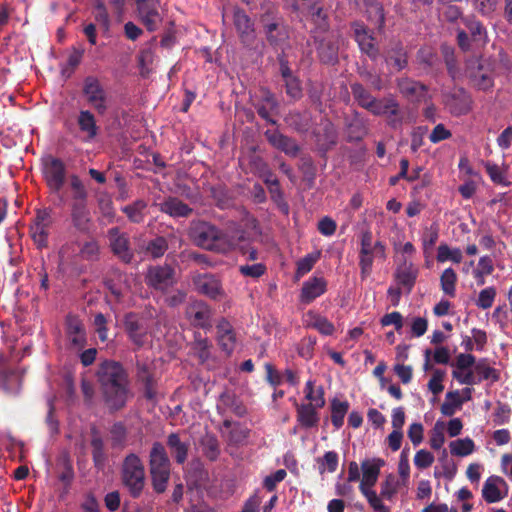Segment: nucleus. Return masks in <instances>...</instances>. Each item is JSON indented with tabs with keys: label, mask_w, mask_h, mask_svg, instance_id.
Wrapping results in <instances>:
<instances>
[{
	"label": "nucleus",
	"mask_w": 512,
	"mask_h": 512,
	"mask_svg": "<svg viewBox=\"0 0 512 512\" xmlns=\"http://www.w3.org/2000/svg\"><path fill=\"white\" fill-rule=\"evenodd\" d=\"M381 460H366L362 463L363 478L360 484V491L366 497L370 492H375L372 487L376 484L380 473Z\"/></svg>",
	"instance_id": "obj_20"
},
{
	"label": "nucleus",
	"mask_w": 512,
	"mask_h": 512,
	"mask_svg": "<svg viewBox=\"0 0 512 512\" xmlns=\"http://www.w3.org/2000/svg\"><path fill=\"white\" fill-rule=\"evenodd\" d=\"M168 249V243L167 240L162 237H156L155 239L151 240L146 247V252L153 258H160L162 257L165 252Z\"/></svg>",
	"instance_id": "obj_51"
},
{
	"label": "nucleus",
	"mask_w": 512,
	"mask_h": 512,
	"mask_svg": "<svg viewBox=\"0 0 512 512\" xmlns=\"http://www.w3.org/2000/svg\"><path fill=\"white\" fill-rule=\"evenodd\" d=\"M202 448L205 457L211 461H215L220 454L219 443L213 436H207L203 439Z\"/></svg>",
	"instance_id": "obj_52"
},
{
	"label": "nucleus",
	"mask_w": 512,
	"mask_h": 512,
	"mask_svg": "<svg viewBox=\"0 0 512 512\" xmlns=\"http://www.w3.org/2000/svg\"><path fill=\"white\" fill-rule=\"evenodd\" d=\"M368 111L376 116H387L389 124L396 126L401 123L400 106L393 97H386L382 99H374Z\"/></svg>",
	"instance_id": "obj_12"
},
{
	"label": "nucleus",
	"mask_w": 512,
	"mask_h": 512,
	"mask_svg": "<svg viewBox=\"0 0 512 512\" xmlns=\"http://www.w3.org/2000/svg\"><path fill=\"white\" fill-rule=\"evenodd\" d=\"M107 237L109 239L112 252L123 262H131L133 258V252L129 246L128 235L124 232H121L118 227H113L108 230Z\"/></svg>",
	"instance_id": "obj_14"
},
{
	"label": "nucleus",
	"mask_w": 512,
	"mask_h": 512,
	"mask_svg": "<svg viewBox=\"0 0 512 512\" xmlns=\"http://www.w3.org/2000/svg\"><path fill=\"white\" fill-rule=\"evenodd\" d=\"M307 4V10L317 29L322 32L329 30L328 15L323 11L318 0H303Z\"/></svg>",
	"instance_id": "obj_33"
},
{
	"label": "nucleus",
	"mask_w": 512,
	"mask_h": 512,
	"mask_svg": "<svg viewBox=\"0 0 512 512\" xmlns=\"http://www.w3.org/2000/svg\"><path fill=\"white\" fill-rule=\"evenodd\" d=\"M265 136L272 146L283 151L287 155L296 156L298 154L299 147L293 139L275 130H267L265 132Z\"/></svg>",
	"instance_id": "obj_25"
},
{
	"label": "nucleus",
	"mask_w": 512,
	"mask_h": 512,
	"mask_svg": "<svg viewBox=\"0 0 512 512\" xmlns=\"http://www.w3.org/2000/svg\"><path fill=\"white\" fill-rule=\"evenodd\" d=\"M211 343L207 338H196L194 351L201 362H205L210 357Z\"/></svg>",
	"instance_id": "obj_60"
},
{
	"label": "nucleus",
	"mask_w": 512,
	"mask_h": 512,
	"mask_svg": "<svg viewBox=\"0 0 512 512\" xmlns=\"http://www.w3.org/2000/svg\"><path fill=\"white\" fill-rule=\"evenodd\" d=\"M320 472L323 473L325 470L332 473L335 472L338 466V454L334 451H328L324 454L320 460Z\"/></svg>",
	"instance_id": "obj_59"
},
{
	"label": "nucleus",
	"mask_w": 512,
	"mask_h": 512,
	"mask_svg": "<svg viewBox=\"0 0 512 512\" xmlns=\"http://www.w3.org/2000/svg\"><path fill=\"white\" fill-rule=\"evenodd\" d=\"M80 130L86 134V138L91 140L95 138L98 132L94 115L88 110L80 111L77 119Z\"/></svg>",
	"instance_id": "obj_36"
},
{
	"label": "nucleus",
	"mask_w": 512,
	"mask_h": 512,
	"mask_svg": "<svg viewBox=\"0 0 512 512\" xmlns=\"http://www.w3.org/2000/svg\"><path fill=\"white\" fill-rule=\"evenodd\" d=\"M418 274V269L411 261L404 259L403 262L397 267L395 278L399 285L405 287L410 291L415 284Z\"/></svg>",
	"instance_id": "obj_29"
},
{
	"label": "nucleus",
	"mask_w": 512,
	"mask_h": 512,
	"mask_svg": "<svg viewBox=\"0 0 512 512\" xmlns=\"http://www.w3.org/2000/svg\"><path fill=\"white\" fill-rule=\"evenodd\" d=\"M445 371L436 369L434 370L429 382H428V389L434 394L438 395L444 390V385L442 384L444 378H445Z\"/></svg>",
	"instance_id": "obj_57"
},
{
	"label": "nucleus",
	"mask_w": 512,
	"mask_h": 512,
	"mask_svg": "<svg viewBox=\"0 0 512 512\" xmlns=\"http://www.w3.org/2000/svg\"><path fill=\"white\" fill-rule=\"evenodd\" d=\"M385 61L387 63L391 62L398 71L404 69L408 64V60L407 52L403 45L399 42L393 44L386 52Z\"/></svg>",
	"instance_id": "obj_35"
},
{
	"label": "nucleus",
	"mask_w": 512,
	"mask_h": 512,
	"mask_svg": "<svg viewBox=\"0 0 512 512\" xmlns=\"http://www.w3.org/2000/svg\"><path fill=\"white\" fill-rule=\"evenodd\" d=\"M304 324L306 327L313 328L324 336H330L335 332V326L331 321L312 310L305 314Z\"/></svg>",
	"instance_id": "obj_26"
},
{
	"label": "nucleus",
	"mask_w": 512,
	"mask_h": 512,
	"mask_svg": "<svg viewBox=\"0 0 512 512\" xmlns=\"http://www.w3.org/2000/svg\"><path fill=\"white\" fill-rule=\"evenodd\" d=\"M95 21L107 32L110 28V17L102 0H93Z\"/></svg>",
	"instance_id": "obj_50"
},
{
	"label": "nucleus",
	"mask_w": 512,
	"mask_h": 512,
	"mask_svg": "<svg viewBox=\"0 0 512 512\" xmlns=\"http://www.w3.org/2000/svg\"><path fill=\"white\" fill-rule=\"evenodd\" d=\"M239 271L243 276L259 278L266 272V266L262 263L252 265H241Z\"/></svg>",
	"instance_id": "obj_64"
},
{
	"label": "nucleus",
	"mask_w": 512,
	"mask_h": 512,
	"mask_svg": "<svg viewBox=\"0 0 512 512\" xmlns=\"http://www.w3.org/2000/svg\"><path fill=\"white\" fill-rule=\"evenodd\" d=\"M121 481L133 498H138L146 485V473L142 459L135 453L125 456L121 464Z\"/></svg>",
	"instance_id": "obj_4"
},
{
	"label": "nucleus",
	"mask_w": 512,
	"mask_h": 512,
	"mask_svg": "<svg viewBox=\"0 0 512 512\" xmlns=\"http://www.w3.org/2000/svg\"><path fill=\"white\" fill-rule=\"evenodd\" d=\"M192 283L198 293L203 294L210 299H221L225 295L221 280L213 274L195 273L192 276Z\"/></svg>",
	"instance_id": "obj_10"
},
{
	"label": "nucleus",
	"mask_w": 512,
	"mask_h": 512,
	"mask_svg": "<svg viewBox=\"0 0 512 512\" xmlns=\"http://www.w3.org/2000/svg\"><path fill=\"white\" fill-rule=\"evenodd\" d=\"M318 407L312 404L297 405V420L304 428L317 426L319 422Z\"/></svg>",
	"instance_id": "obj_34"
},
{
	"label": "nucleus",
	"mask_w": 512,
	"mask_h": 512,
	"mask_svg": "<svg viewBox=\"0 0 512 512\" xmlns=\"http://www.w3.org/2000/svg\"><path fill=\"white\" fill-rule=\"evenodd\" d=\"M216 338L221 350L231 355L237 344L236 332L232 324L225 318H221L216 325Z\"/></svg>",
	"instance_id": "obj_19"
},
{
	"label": "nucleus",
	"mask_w": 512,
	"mask_h": 512,
	"mask_svg": "<svg viewBox=\"0 0 512 512\" xmlns=\"http://www.w3.org/2000/svg\"><path fill=\"white\" fill-rule=\"evenodd\" d=\"M397 481L394 476L389 475L381 484L380 498L391 500L397 493Z\"/></svg>",
	"instance_id": "obj_58"
},
{
	"label": "nucleus",
	"mask_w": 512,
	"mask_h": 512,
	"mask_svg": "<svg viewBox=\"0 0 512 512\" xmlns=\"http://www.w3.org/2000/svg\"><path fill=\"white\" fill-rule=\"evenodd\" d=\"M484 167L493 183L503 186L510 185V182L506 180L504 172L497 164L488 161L484 164Z\"/></svg>",
	"instance_id": "obj_53"
},
{
	"label": "nucleus",
	"mask_w": 512,
	"mask_h": 512,
	"mask_svg": "<svg viewBox=\"0 0 512 512\" xmlns=\"http://www.w3.org/2000/svg\"><path fill=\"white\" fill-rule=\"evenodd\" d=\"M167 446L176 463L183 464L187 461L190 442L182 440L179 433H171L168 435Z\"/></svg>",
	"instance_id": "obj_23"
},
{
	"label": "nucleus",
	"mask_w": 512,
	"mask_h": 512,
	"mask_svg": "<svg viewBox=\"0 0 512 512\" xmlns=\"http://www.w3.org/2000/svg\"><path fill=\"white\" fill-rule=\"evenodd\" d=\"M436 259L439 263L452 261L458 264L462 261L463 254L459 248H451L447 244H440L437 248Z\"/></svg>",
	"instance_id": "obj_41"
},
{
	"label": "nucleus",
	"mask_w": 512,
	"mask_h": 512,
	"mask_svg": "<svg viewBox=\"0 0 512 512\" xmlns=\"http://www.w3.org/2000/svg\"><path fill=\"white\" fill-rule=\"evenodd\" d=\"M97 377L108 407L114 410L123 408L130 397L128 374L123 366L116 361H104Z\"/></svg>",
	"instance_id": "obj_1"
},
{
	"label": "nucleus",
	"mask_w": 512,
	"mask_h": 512,
	"mask_svg": "<svg viewBox=\"0 0 512 512\" xmlns=\"http://www.w3.org/2000/svg\"><path fill=\"white\" fill-rule=\"evenodd\" d=\"M463 23L469 29L471 36L475 41L486 42L487 33L484 26L474 17L462 18Z\"/></svg>",
	"instance_id": "obj_47"
},
{
	"label": "nucleus",
	"mask_w": 512,
	"mask_h": 512,
	"mask_svg": "<svg viewBox=\"0 0 512 512\" xmlns=\"http://www.w3.org/2000/svg\"><path fill=\"white\" fill-rule=\"evenodd\" d=\"M370 20L378 27L382 29L385 23L384 8L380 3L371 5L368 10Z\"/></svg>",
	"instance_id": "obj_62"
},
{
	"label": "nucleus",
	"mask_w": 512,
	"mask_h": 512,
	"mask_svg": "<svg viewBox=\"0 0 512 512\" xmlns=\"http://www.w3.org/2000/svg\"><path fill=\"white\" fill-rule=\"evenodd\" d=\"M277 108V102L274 96L268 93L263 103L257 106L258 115L271 124H276V121L271 118V114Z\"/></svg>",
	"instance_id": "obj_45"
},
{
	"label": "nucleus",
	"mask_w": 512,
	"mask_h": 512,
	"mask_svg": "<svg viewBox=\"0 0 512 512\" xmlns=\"http://www.w3.org/2000/svg\"><path fill=\"white\" fill-rule=\"evenodd\" d=\"M466 74L472 84L480 90H488L493 87L492 72L485 68L478 60L468 62Z\"/></svg>",
	"instance_id": "obj_15"
},
{
	"label": "nucleus",
	"mask_w": 512,
	"mask_h": 512,
	"mask_svg": "<svg viewBox=\"0 0 512 512\" xmlns=\"http://www.w3.org/2000/svg\"><path fill=\"white\" fill-rule=\"evenodd\" d=\"M430 446L434 450H439L445 443L444 427L443 424L437 422L431 430L429 440Z\"/></svg>",
	"instance_id": "obj_56"
},
{
	"label": "nucleus",
	"mask_w": 512,
	"mask_h": 512,
	"mask_svg": "<svg viewBox=\"0 0 512 512\" xmlns=\"http://www.w3.org/2000/svg\"><path fill=\"white\" fill-rule=\"evenodd\" d=\"M348 410L349 403L347 401H340L338 399H333L331 401V421L336 429L342 427Z\"/></svg>",
	"instance_id": "obj_39"
},
{
	"label": "nucleus",
	"mask_w": 512,
	"mask_h": 512,
	"mask_svg": "<svg viewBox=\"0 0 512 512\" xmlns=\"http://www.w3.org/2000/svg\"><path fill=\"white\" fill-rule=\"evenodd\" d=\"M136 377L138 382L143 385L145 397L153 400L156 396V379L150 364L137 362Z\"/></svg>",
	"instance_id": "obj_22"
},
{
	"label": "nucleus",
	"mask_w": 512,
	"mask_h": 512,
	"mask_svg": "<svg viewBox=\"0 0 512 512\" xmlns=\"http://www.w3.org/2000/svg\"><path fill=\"white\" fill-rule=\"evenodd\" d=\"M457 274L452 268L445 269L440 276L441 289L445 295L453 298L456 295Z\"/></svg>",
	"instance_id": "obj_40"
},
{
	"label": "nucleus",
	"mask_w": 512,
	"mask_h": 512,
	"mask_svg": "<svg viewBox=\"0 0 512 512\" xmlns=\"http://www.w3.org/2000/svg\"><path fill=\"white\" fill-rule=\"evenodd\" d=\"M351 27L354 39L361 52L366 54L371 60H376L379 56V48L376 45L373 33L361 22H353Z\"/></svg>",
	"instance_id": "obj_11"
},
{
	"label": "nucleus",
	"mask_w": 512,
	"mask_h": 512,
	"mask_svg": "<svg viewBox=\"0 0 512 512\" xmlns=\"http://www.w3.org/2000/svg\"><path fill=\"white\" fill-rule=\"evenodd\" d=\"M496 289L494 287H487L479 292L476 305L481 309H489L492 307L495 297Z\"/></svg>",
	"instance_id": "obj_54"
},
{
	"label": "nucleus",
	"mask_w": 512,
	"mask_h": 512,
	"mask_svg": "<svg viewBox=\"0 0 512 512\" xmlns=\"http://www.w3.org/2000/svg\"><path fill=\"white\" fill-rule=\"evenodd\" d=\"M475 372L480 376L479 380L491 379L492 381H497L499 379L497 370L483 362H479L475 365Z\"/></svg>",
	"instance_id": "obj_63"
},
{
	"label": "nucleus",
	"mask_w": 512,
	"mask_h": 512,
	"mask_svg": "<svg viewBox=\"0 0 512 512\" xmlns=\"http://www.w3.org/2000/svg\"><path fill=\"white\" fill-rule=\"evenodd\" d=\"M338 44L332 37H327L319 42L317 52L323 63L334 64L338 59Z\"/></svg>",
	"instance_id": "obj_32"
},
{
	"label": "nucleus",
	"mask_w": 512,
	"mask_h": 512,
	"mask_svg": "<svg viewBox=\"0 0 512 512\" xmlns=\"http://www.w3.org/2000/svg\"><path fill=\"white\" fill-rule=\"evenodd\" d=\"M501 482L502 479L495 476H491L485 481L482 496L487 503H495L502 499L501 492L498 488V484Z\"/></svg>",
	"instance_id": "obj_37"
},
{
	"label": "nucleus",
	"mask_w": 512,
	"mask_h": 512,
	"mask_svg": "<svg viewBox=\"0 0 512 512\" xmlns=\"http://www.w3.org/2000/svg\"><path fill=\"white\" fill-rule=\"evenodd\" d=\"M449 447L452 455L464 457L474 451L475 445L473 440L467 437L451 441Z\"/></svg>",
	"instance_id": "obj_43"
},
{
	"label": "nucleus",
	"mask_w": 512,
	"mask_h": 512,
	"mask_svg": "<svg viewBox=\"0 0 512 512\" xmlns=\"http://www.w3.org/2000/svg\"><path fill=\"white\" fill-rule=\"evenodd\" d=\"M375 257L386 258V246L381 241H373L370 231H364L360 239L359 267L362 279H366L372 272Z\"/></svg>",
	"instance_id": "obj_5"
},
{
	"label": "nucleus",
	"mask_w": 512,
	"mask_h": 512,
	"mask_svg": "<svg viewBox=\"0 0 512 512\" xmlns=\"http://www.w3.org/2000/svg\"><path fill=\"white\" fill-rule=\"evenodd\" d=\"M351 91L358 104L368 110L375 97L360 83L352 84Z\"/></svg>",
	"instance_id": "obj_44"
},
{
	"label": "nucleus",
	"mask_w": 512,
	"mask_h": 512,
	"mask_svg": "<svg viewBox=\"0 0 512 512\" xmlns=\"http://www.w3.org/2000/svg\"><path fill=\"white\" fill-rule=\"evenodd\" d=\"M319 258L320 252L317 251L307 254L305 257L299 259L296 264V276L300 278L310 272Z\"/></svg>",
	"instance_id": "obj_48"
},
{
	"label": "nucleus",
	"mask_w": 512,
	"mask_h": 512,
	"mask_svg": "<svg viewBox=\"0 0 512 512\" xmlns=\"http://www.w3.org/2000/svg\"><path fill=\"white\" fill-rule=\"evenodd\" d=\"M434 459V455L431 452L421 449L415 454L414 464L418 469H426L433 464Z\"/></svg>",
	"instance_id": "obj_61"
},
{
	"label": "nucleus",
	"mask_w": 512,
	"mask_h": 512,
	"mask_svg": "<svg viewBox=\"0 0 512 512\" xmlns=\"http://www.w3.org/2000/svg\"><path fill=\"white\" fill-rule=\"evenodd\" d=\"M147 207L144 200H136L130 205L122 208V211L127 215L128 219L133 223H141L144 220L143 211Z\"/></svg>",
	"instance_id": "obj_42"
},
{
	"label": "nucleus",
	"mask_w": 512,
	"mask_h": 512,
	"mask_svg": "<svg viewBox=\"0 0 512 512\" xmlns=\"http://www.w3.org/2000/svg\"><path fill=\"white\" fill-rule=\"evenodd\" d=\"M148 466L153 490L159 494L165 492L170 480L171 462L162 443H153Z\"/></svg>",
	"instance_id": "obj_3"
},
{
	"label": "nucleus",
	"mask_w": 512,
	"mask_h": 512,
	"mask_svg": "<svg viewBox=\"0 0 512 512\" xmlns=\"http://www.w3.org/2000/svg\"><path fill=\"white\" fill-rule=\"evenodd\" d=\"M233 23L240 41L245 46L252 45L256 39L254 24L244 10L239 8L234 10Z\"/></svg>",
	"instance_id": "obj_18"
},
{
	"label": "nucleus",
	"mask_w": 512,
	"mask_h": 512,
	"mask_svg": "<svg viewBox=\"0 0 512 512\" xmlns=\"http://www.w3.org/2000/svg\"><path fill=\"white\" fill-rule=\"evenodd\" d=\"M83 95L88 104L99 114L107 110V93L100 80L95 76H87L83 81Z\"/></svg>",
	"instance_id": "obj_7"
},
{
	"label": "nucleus",
	"mask_w": 512,
	"mask_h": 512,
	"mask_svg": "<svg viewBox=\"0 0 512 512\" xmlns=\"http://www.w3.org/2000/svg\"><path fill=\"white\" fill-rule=\"evenodd\" d=\"M70 186L73 191L72 203H87V190L77 175H72L70 177Z\"/></svg>",
	"instance_id": "obj_46"
},
{
	"label": "nucleus",
	"mask_w": 512,
	"mask_h": 512,
	"mask_svg": "<svg viewBox=\"0 0 512 512\" xmlns=\"http://www.w3.org/2000/svg\"><path fill=\"white\" fill-rule=\"evenodd\" d=\"M161 212L171 217H188L192 213V208L176 197H168L158 204Z\"/></svg>",
	"instance_id": "obj_30"
},
{
	"label": "nucleus",
	"mask_w": 512,
	"mask_h": 512,
	"mask_svg": "<svg viewBox=\"0 0 512 512\" xmlns=\"http://www.w3.org/2000/svg\"><path fill=\"white\" fill-rule=\"evenodd\" d=\"M65 335L71 347L81 350L86 345V331L83 322L75 315L65 320Z\"/></svg>",
	"instance_id": "obj_17"
},
{
	"label": "nucleus",
	"mask_w": 512,
	"mask_h": 512,
	"mask_svg": "<svg viewBox=\"0 0 512 512\" xmlns=\"http://www.w3.org/2000/svg\"><path fill=\"white\" fill-rule=\"evenodd\" d=\"M71 220L80 232H87L91 224V213L87 203H71Z\"/></svg>",
	"instance_id": "obj_27"
},
{
	"label": "nucleus",
	"mask_w": 512,
	"mask_h": 512,
	"mask_svg": "<svg viewBox=\"0 0 512 512\" xmlns=\"http://www.w3.org/2000/svg\"><path fill=\"white\" fill-rule=\"evenodd\" d=\"M42 173L49 189L58 193L66 180V167L64 162L54 156H46L42 160Z\"/></svg>",
	"instance_id": "obj_6"
},
{
	"label": "nucleus",
	"mask_w": 512,
	"mask_h": 512,
	"mask_svg": "<svg viewBox=\"0 0 512 512\" xmlns=\"http://www.w3.org/2000/svg\"><path fill=\"white\" fill-rule=\"evenodd\" d=\"M186 316L195 327H211L212 309L204 301L191 302L186 308Z\"/></svg>",
	"instance_id": "obj_16"
},
{
	"label": "nucleus",
	"mask_w": 512,
	"mask_h": 512,
	"mask_svg": "<svg viewBox=\"0 0 512 512\" xmlns=\"http://www.w3.org/2000/svg\"><path fill=\"white\" fill-rule=\"evenodd\" d=\"M268 17L269 15H263L261 17V22L264 25V32L268 42L273 46H277L286 39L287 33L285 31V27L281 25L278 20L273 19V21L270 22Z\"/></svg>",
	"instance_id": "obj_28"
},
{
	"label": "nucleus",
	"mask_w": 512,
	"mask_h": 512,
	"mask_svg": "<svg viewBox=\"0 0 512 512\" xmlns=\"http://www.w3.org/2000/svg\"><path fill=\"white\" fill-rule=\"evenodd\" d=\"M326 291V281L323 278L314 277L303 284L301 290V301L311 303Z\"/></svg>",
	"instance_id": "obj_31"
},
{
	"label": "nucleus",
	"mask_w": 512,
	"mask_h": 512,
	"mask_svg": "<svg viewBox=\"0 0 512 512\" xmlns=\"http://www.w3.org/2000/svg\"><path fill=\"white\" fill-rule=\"evenodd\" d=\"M152 46L153 44L150 43L147 47L143 48L139 53L138 63L142 75L150 71L151 66L154 62L155 51Z\"/></svg>",
	"instance_id": "obj_49"
},
{
	"label": "nucleus",
	"mask_w": 512,
	"mask_h": 512,
	"mask_svg": "<svg viewBox=\"0 0 512 512\" xmlns=\"http://www.w3.org/2000/svg\"><path fill=\"white\" fill-rule=\"evenodd\" d=\"M137 13L142 24L148 31H156L163 20L159 0H136Z\"/></svg>",
	"instance_id": "obj_8"
},
{
	"label": "nucleus",
	"mask_w": 512,
	"mask_h": 512,
	"mask_svg": "<svg viewBox=\"0 0 512 512\" xmlns=\"http://www.w3.org/2000/svg\"><path fill=\"white\" fill-rule=\"evenodd\" d=\"M400 93L412 101H420L425 97L427 88L424 84L410 78H401L397 81Z\"/></svg>",
	"instance_id": "obj_24"
},
{
	"label": "nucleus",
	"mask_w": 512,
	"mask_h": 512,
	"mask_svg": "<svg viewBox=\"0 0 512 512\" xmlns=\"http://www.w3.org/2000/svg\"><path fill=\"white\" fill-rule=\"evenodd\" d=\"M146 283L156 290L165 291L174 283V270L168 266H153L148 269Z\"/></svg>",
	"instance_id": "obj_13"
},
{
	"label": "nucleus",
	"mask_w": 512,
	"mask_h": 512,
	"mask_svg": "<svg viewBox=\"0 0 512 512\" xmlns=\"http://www.w3.org/2000/svg\"><path fill=\"white\" fill-rule=\"evenodd\" d=\"M52 224L51 213L48 209H39L31 225L30 236L38 249L48 246L49 230Z\"/></svg>",
	"instance_id": "obj_9"
},
{
	"label": "nucleus",
	"mask_w": 512,
	"mask_h": 512,
	"mask_svg": "<svg viewBox=\"0 0 512 512\" xmlns=\"http://www.w3.org/2000/svg\"><path fill=\"white\" fill-rule=\"evenodd\" d=\"M124 328L130 340L137 347H142L147 343L146 328L142 325L135 314L130 313L125 316Z\"/></svg>",
	"instance_id": "obj_21"
},
{
	"label": "nucleus",
	"mask_w": 512,
	"mask_h": 512,
	"mask_svg": "<svg viewBox=\"0 0 512 512\" xmlns=\"http://www.w3.org/2000/svg\"><path fill=\"white\" fill-rule=\"evenodd\" d=\"M91 447H92V456H93L95 465L97 467L102 466L105 461L103 440L99 436H93V438L91 440Z\"/></svg>",
	"instance_id": "obj_55"
},
{
	"label": "nucleus",
	"mask_w": 512,
	"mask_h": 512,
	"mask_svg": "<svg viewBox=\"0 0 512 512\" xmlns=\"http://www.w3.org/2000/svg\"><path fill=\"white\" fill-rule=\"evenodd\" d=\"M189 236L198 247L217 253L225 254L237 245L234 236L206 221H193Z\"/></svg>",
	"instance_id": "obj_2"
},
{
	"label": "nucleus",
	"mask_w": 512,
	"mask_h": 512,
	"mask_svg": "<svg viewBox=\"0 0 512 512\" xmlns=\"http://www.w3.org/2000/svg\"><path fill=\"white\" fill-rule=\"evenodd\" d=\"M494 271L492 258L489 256L480 257L477 268L473 270V277L477 285L482 286L485 284V277L491 275Z\"/></svg>",
	"instance_id": "obj_38"
}]
</instances>
